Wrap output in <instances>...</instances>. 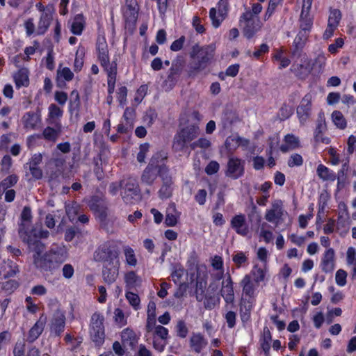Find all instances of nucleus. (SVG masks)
<instances>
[{"instance_id": "f257e3e1", "label": "nucleus", "mask_w": 356, "mask_h": 356, "mask_svg": "<svg viewBox=\"0 0 356 356\" xmlns=\"http://www.w3.org/2000/svg\"><path fill=\"white\" fill-rule=\"evenodd\" d=\"M20 231V238L26 243L33 254V264L35 268L42 272H50L58 269L60 266L67 257V252L64 248L56 246L42 254L45 246L40 239L47 238L49 232L47 230H33L31 234H29L22 229Z\"/></svg>"}, {"instance_id": "f03ea898", "label": "nucleus", "mask_w": 356, "mask_h": 356, "mask_svg": "<svg viewBox=\"0 0 356 356\" xmlns=\"http://www.w3.org/2000/svg\"><path fill=\"white\" fill-rule=\"evenodd\" d=\"M213 55L214 48L212 46L193 45L190 52V58L193 61L188 65L187 69L188 77L195 78L200 72L206 69L211 63Z\"/></svg>"}, {"instance_id": "7ed1b4c3", "label": "nucleus", "mask_w": 356, "mask_h": 356, "mask_svg": "<svg viewBox=\"0 0 356 356\" xmlns=\"http://www.w3.org/2000/svg\"><path fill=\"white\" fill-rule=\"evenodd\" d=\"M145 330L147 341L151 339L153 348L159 353L163 352L168 344V330L163 325H156V323L146 325Z\"/></svg>"}, {"instance_id": "20e7f679", "label": "nucleus", "mask_w": 356, "mask_h": 356, "mask_svg": "<svg viewBox=\"0 0 356 356\" xmlns=\"http://www.w3.org/2000/svg\"><path fill=\"white\" fill-rule=\"evenodd\" d=\"M104 317L103 314L95 312L90 319L89 334L92 341L95 346L101 347L105 341V328L104 325Z\"/></svg>"}, {"instance_id": "39448f33", "label": "nucleus", "mask_w": 356, "mask_h": 356, "mask_svg": "<svg viewBox=\"0 0 356 356\" xmlns=\"http://www.w3.org/2000/svg\"><path fill=\"white\" fill-rule=\"evenodd\" d=\"M198 135L199 127L196 125H189L181 129L174 137L173 149L175 151H184Z\"/></svg>"}, {"instance_id": "423d86ee", "label": "nucleus", "mask_w": 356, "mask_h": 356, "mask_svg": "<svg viewBox=\"0 0 356 356\" xmlns=\"http://www.w3.org/2000/svg\"><path fill=\"white\" fill-rule=\"evenodd\" d=\"M118 252L111 241H106L101 244L94 253V259L97 261L106 262L113 264L118 260Z\"/></svg>"}, {"instance_id": "0eeeda50", "label": "nucleus", "mask_w": 356, "mask_h": 356, "mask_svg": "<svg viewBox=\"0 0 356 356\" xmlns=\"http://www.w3.org/2000/svg\"><path fill=\"white\" fill-rule=\"evenodd\" d=\"M121 195L126 204H134L140 197V188L138 181L134 178H128L121 182Z\"/></svg>"}, {"instance_id": "6e6552de", "label": "nucleus", "mask_w": 356, "mask_h": 356, "mask_svg": "<svg viewBox=\"0 0 356 356\" xmlns=\"http://www.w3.org/2000/svg\"><path fill=\"white\" fill-rule=\"evenodd\" d=\"M288 215L284 208L283 202L281 200H274L270 209H266L264 218L268 222L273 223L275 227L280 225Z\"/></svg>"}, {"instance_id": "1a4fd4ad", "label": "nucleus", "mask_w": 356, "mask_h": 356, "mask_svg": "<svg viewBox=\"0 0 356 356\" xmlns=\"http://www.w3.org/2000/svg\"><path fill=\"white\" fill-rule=\"evenodd\" d=\"M196 274H192L191 280L196 281L195 282V297L196 300L199 302L203 300L204 298L205 289L207 285V274L206 267L204 266H195Z\"/></svg>"}, {"instance_id": "9d476101", "label": "nucleus", "mask_w": 356, "mask_h": 356, "mask_svg": "<svg viewBox=\"0 0 356 356\" xmlns=\"http://www.w3.org/2000/svg\"><path fill=\"white\" fill-rule=\"evenodd\" d=\"M245 161L236 156L229 157L225 176L232 179H238L243 176L245 173Z\"/></svg>"}, {"instance_id": "9b49d317", "label": "nucleus", "mask_w": 356, "mask_h": 356, "mask_svg": "<svg viewBox=\"0 0 356 356\" xmlns=\"http://www.w3.org/2000/svg\"><path fill=\"white\" fill-rule=\"evenodd\" d=\"M65 312L58 308L54 313L50 325V333L56 337L60 336L65 327Z\"/></svg>"}, {"instance_id": "f8f14e48", "label": "nucleus", "mask_w": 356, "mask_h": 356, "mask_svg": "<svg viewBox=\"0 0 356 356\" xmlns=\"http://www.w3.org/2000/svg\"><path fill=\"white\" fill-rule=\"evenodd\" d=\"M97 50L98 51L99 60L104 70L106 72H109L110 68L111 69L113 67H115V70H117L116 62L113 61L111 63L109 62L108 46L104 38L98 40Z\"/></svg>"}, {"instance_id": "ddd939ff", "label": "nucleus", "mask_w": 356, "mask_h": 356, "mask_svg": "<svg viewBox=\"0 0 356 356\" xmlns=\"http://www.w3.org/2000/svg\"><path fill=\"white\" fill-rule=\"evenodd\" d=\"M326 130L327 124L325 115L323 111H321L318 115L316 128L314 131V140L316 143H322L327 145L330 143V138L323 135Z\"/></svg>"}, {"instance_id": "4468645a", "label": "nucleus", "mask_w": 356, "mask_h": 356, "mask_svg": "<svg viewBox=\"0 0 356 356\" xmlns=\"http://www.w3.org/2000/svg\"><path fill=\"white\" fill-rule=\"evenodd\" d=\"M249 144L248 139L241 137L238 134H233L226 138L222 148L227 154L232 155L238 147L246 148Z\"/></svg>"}, {"instance_id": "2eb2a0df", "label": "nucleus", "mask_w": 356, "mask_h": 356, "mask_svg": "<svg viewBox=\"0 0 356 356\" xmlns=\"http://www.w3.org/2000/svg\"><path fill=\"white\" fill-rule=\"evenodd\" d=\"M312 99L311 94L305 95L297 108V115L301 124H305L311 115Z\"/></svg>"}, {"instance_id": "dca6fc26", "label": "nucleus", "mask_w": 356, "mask_h": 356, "mask_svg": "<svg viewBox=\"0 0 356 356\" xmlns=\"http://www.w3.org/2000/svg\"><path fill=\"white\" fill-rule=\"evenodd\" d=\"M135 116V109L132 107H127L124 112L121 122L118 125V132L125 134L131 131L134 127Z\"/></svg>"}, {"instance_id": "f3484780", "label": "nucleus", "mask_w": 356, "mask_h": 356, "mask_svg": "<svg viewBox=\"0 0 356 356\" xmlns=\"http://www.w3.org/2000/svg\"><path fill=\"white\" fill-rule=\"evenodd\" d=\"M230 225L238 235L247 236L250 233V227L244 214L234 216L230 221Z\"/></svg>"}, {"instance_id": "a211bd4d", "label": "nucleus", "mask_w": 356, "mask_h": 356, "mask_svg": "<svg viewBox=\"0 0 356 356\" xmlns=\"http://www.w3.org/2000/svg\"><path fill=\"white\" fill-rule=\"evenodd\" d=\"M42 161V155L40 153L34 154L29 162L24 164V169H29L31 175L35 179H40L42 177V170L40 167Z\"/></svg>"}, {"instance_id": "6ab92c4d", "label": "nucleus", "mask_w": 356, "mask_h": 356, "mask_svg": "<svg viewBox=\"0 0 356 356\" xmlns=\"http://www.w3.org/2000/svg\"><path fill=\"white\" fill-rule=\"evenodd\" d=\"M22 122L26 129H38L41 127V114L40 112H27L23 115Z\"/></svg>"}, {"instance_id": "aec40b11", "label": "nucleus", "mask_w": 356, "mask_h": 356, "mask_svg": "<svg viewBox=\"0 0 356 356\" xmlns=\"http://www.w3.org/2000/svg\"><path fill=\"white\" fill-rule=\"evenodd\" d=\"M47 316L44 314H42L39 319L31 327L27 336V341L29 343L34 342L41 335L44 331L46 323Z\"/></svg>"}, {"instance_id": "412c9836", "label": "nucleus", "mask_w": 356, "mask_h": 356, "mask_svg": "<svg viewBox=\"0 0 356 356\" xmlns=\"http://www.w3.org/2000/svg\"><path fill=\"white\" fill-rule=\"evenodd\" d=\"M320 266L325 273H331L335 268V252L333 248H329L323 254Z\"/></svg>"}, {"instance_id": "4be33fe9", "label": "nucleus", "mask_w": 356, "mask_h": 356, "mask_svg": "<svg viewBox=\"0 0 356 356\" xmlns=\"http://www.w3.org/2000/svg\"><path fill=\"white\" fill-rule=\"evenodd\" d=\"M234 282L230 275L222 282L220 295L227 304H232L234 301Z\"/></svg>"}, {"instance_id": "5701e85b", "label": "nucleus", "mask_w": 356, "mask_h": 356, "mask_svg": "<svg viewBox=\"0 0 356 356\" xmlns=\"http://www.w3.org/2000/svg\"><path fill=\"white\" fill-rule=\"evenodd\" d=\"M261 10L262 6L260 3H253L251 9H246L245 12L240 17V24H243V23L260 22L258 15Z\"/></svg>"}, {"instance_id": "b1692460", "label": "nucleus", "mask_w": 356, "mask_h": 356, "mask_svg": "<svg viewBox=\"0 0 356 356\" xmlns=\"http://www.w3.org/2000/svg\"><path fill=\"white\" fill-rule=\"evenodd\" d=\"M138 13V6L136 0H125V7L123 10L124 19L127 22H136Z\"/></svg>"}, {"instance_id": "393cba45", "label": "nucleus", "mask_w": 356, "mask_h": 356, "mask_svg": "<svg viewBox=\"0 0 356 356\" xmlns=\"http://www.w3.org/2000/svg\"><path fill=\"white\" fill-rule=\"evenodd\" d=\"M53 19V12L51 8H47L40 15L39 22L38 23V28L36 31L37 35H44L48 30L51 22Z\"/></svg>"}, {"instance_id": "a878e982", "label": "nucleus", "mask_w": 356, "mask_h": 356, "mask_svg": "<svg viewBox=\"0 0 356 356\" xmlns=\"http://www.w3.org/2000/svg\"><path fill=\"white\" fill-rule=\"evenodd\" d=\"M241 285L243 288L242 298L246 300L244 297L248 298V300L252 302L255 296L256 288L251 280L250 275H245L241 282Z\"/></svg>"}, {"instance_id": "bb28decb", "label": "nucleus", "mask_w": 356, "mask_h": 356, "mask_svg": "<svg viewBox=\"0 0 356 356\" xmlns=\"http://www.w3.org/2000/svg\"><path fill=\"white\" fill-rule=\"evenodd\" d=\"M154 161L149 163L148 165L143 170L141 175L142 184L151 186L156 179L158 175H160V171L158 169L153 168Z\"/></svg>"}, {"instance_id": "cd10ccee", "label": "nucleus", "mask_w": 356, "mask_h": 356, "mask_svg": "<svg viewBox=\"0 0 356 356\" xmlns=\"http://www.w3.org/2000/svg\"><path fill=\"white\" fill-rule=\"evenodd\" d=\"M163 180V185L159 191V196L161 199H168L172 193V180L170 176L167 174H161L160 175Z\"/></svg>"}, {"instance_id": "c85d7f7f", "label": "nucleus", "mask_w": 356, "mask_h": 356, "mask_svg": "<svg viewBox=\"0 0 356 356\" xmlns=\"http://www.w3.org/2000/svg\"><path fill=\"white\" fill-rule=\"evenodd\" d=\"M88 205L92 211L98 214L101 219L106 218V207L102 200L97 196H92L88 201Z\"/></svg>"}, {"instance_id": "c756f323", "label": "nucleus", "mask_w": 356, "mask_h": 356, "mask_svg": "<svg viewBox=\"0 0 356 356\" xmlns=\"http://www.w3.org/2000/svg\"><path fill=\"white\" fill-rule=\"evenodd\" d=\"M31 217H32V216H31V209L29 207H25L23 209L22 214H21L22 222H21V224L19 225V235H20V231H22L21 230L22 229L24 232H26L29 234H31V232L33 230L39 231L41 229H38L37 228H32L31 229H29V224L31 221Z\"/></svg>"}, {"instance_id": "7c9ffc66", "label": "nucleus", "mask_w": 356, "mask_h": 356, "mask_svg": "<svg viewBox=\"0 0 356 356\" xmlns=\"http://www.w3.org/2000/svg\"><path fill=\"white\" fill-rule=\"evenodd\" d=\"M207 345V340L200 333H193L190 339V346L196 353H200Z\"/></svg>"}, {"instance_id": "2f4dec72", "label": "nucleus", "mask_w": 356, "mask_h": 356, "mask_svg": "<svg viewBox=\"0 0 356 356\" xmlns=\"http://www.w3.org/2000/svg\"><path fill=\"white\" fill-rule=\"evenodd\" d=\"M119 261H116L115 264L112 267L104 266L102 270V276L105 282L108 284L113 283L118 276Z\"/></svg>"}, {"instance_id": "473e14b6", "label": "nucleus", "mask_w": 356, "mask_h": 356, "mask_svg": "<svg viewBox=\"0 0 356 356\" xmlns=\"http://www.w3.org/2000/svg\"><path fill=\"white\" fill-rule=\"evenodd\" d=\"M17 88L27 87L29 84V72L26 68H21L13 75Z\"/></svg>"}, {"instance_id": "72a5a7b5", "label": "nucleus", "mask_w": 356, "mask_h": 356, "mask_svg": "<svg viewBox=\"0 0 356 356\" xmlns=\"http://www.w3.org/2000/svg\"><path fill=\"white\" fill-rule=\"evenodd\" d=\"M180 217V212H179L174 203L170 204L167 208L165 223L170 227L175 226L177 223L178 219Z\"/></svg>"}, {"instance_id": "f704fd0d", "label": "nucleus", "mask_w": 356, "mask_h": 356, "mask_svg": "<svg viewBox=\"0 0 356 356\" xmlns=\"http://www.w3.org/2000/svg\"><path fill=\"white\" fill-rule=\"evenodd\" d=\"M167 156L164 152H157L150 159L149 163L154 161L153 168L158 169L160 171V175L161 174H167L168 168L164 164V161Z\"/></svg>"}, {"instance_id": "c9c22d12", "label": "nucleus", "mask_w": 356, "mask_h": 356, "mask_svg": "<svg viewBox=\"0 0 356 356\" xmlns=\"http://www.w3.org/2000/svg\"><path fill=\"white\" fill-rule=\"evenodd\" d=\"M252 308V302L242 298L240 307V317L243 323L250 321Z\"/></svg>"}, {"instance_id": "e433bc0d", "label": "nucleus", "mask_w": 356, "mask_h": 356, "mask_svg": "<svg viewBox=\"0 0 356 356\" xmlns=\"http://www.w3.org/2000/svg\"><path fill=\"white\" fill-rule=\"evenodd\" d=\"M63 114V111L57 105L51 104L48 108V123L51 124H57V120H59Z\"/></svg>"}, {"instance_id": "4c0bfd02", "label": "nucleus", "mask_w": 356, "mask_h": 356, "mask_svg": "<svg viewBox=\"0 0 356 356\" xmlns=\"http://www.w3.org/2000/svg\"><path fill=\"white\" fill-rule=\"evenodd\" d=\"M284 144H282L280 149L282 152H287L291 149H296L299 145L298 138L293 134H287L284 137Z\"/></svg>"}, {"instance_id": "58836bf2", "label": "nucleus", "mask_w": 356, "mask_h": 356, "mask_svg": "<svg viewBox=\"0 0 356 356\" xmlns=\"http://www.w3.org/2000/svg\"><path fill=\"white\" fill-rule=\"evenodd\" d=\"M243 28L244 36L248 38H252L261 28V22L243 23L240 24Z\"/></svg>"}, {"instance_id": "ea45409f", "label": "nucleus", "mask_w": 356, "mask_h": 356, "mask_svg": "<svg viewBox=\"0 0 356 356\" xmlns=\"http://www.w3.org/2000/svg\"><path fill=\"white\" fill-rule=\"evenodd\" d=\"M84 26H85V19H84L83 16L80 14L76 15L74 17V18L72 22V24H71V28H70L71 32L74 35H80L83 32Z\"/></svg>"}, {"instance_id": "a19ab883", "label": "nucleus", "mask_w": 356, "mask_h": 356, "mask_svg": "<svg viewBox=\"0 0 356 356\" xmlns=\"http://www.w3.org/2000/svg\"><path fill=\"white\" fill-rule=\"evenodd\" d=\"M238 120L236 113L232 111H225L221 117V122L225 129H229Z\"/></svg>"}, {"instance_id": "79ce46f5", "label": "nucleus", "mask_w": 356, "mask_h": 356, "mask_svg": "<svg viewBox=\"0 0 356 356\" xmlns=\"http://www.w3.org/2000/svg\"><path fill=\"white\" fill-rule=\"evenodd\" d=\"M74 78V73L72 72V70L67 67H59L57 70V82L58 85H61V81L63 82V81H70Z\"/></svg>"}, {"instance_id": "37998d69", "label": "nucleus", "mask_w": 356, "mask_h": 356, "mask_svg": "<svg viewBox=\"0 0 356 356\" xmlns=\"http://www.w3.org/2000/svg\"><path fill=\"white\" fill-rule=\"evenodd\" d=\"M291 70L296 73L297 76L304 78L311 72L312 67L309 63L305 60L302 64L293 65Z\"/></svg>"}, {"instance_id": "c03bdc74", "label": "nucleus", "mask_w": 356, "mask_h": 356, "mask_svg": "<svg viewBox=\"0 0 356 356\" xmlns=\"http://www.w3.org/2000/svg\"><path fill=\"white\" fill-rule=\"evenodd\" d=\"M19 177L16 175H10L3 179L0 183V196L2 195L6 190L14 186L18 181Z\"/></svg>"}, {"instance_id": "a18cd8bd", "label": "nucleus", "mask_w": 356, "mask_h": 356, "mask_svg": "<svg viewBox=\"0 0 356 356\" xmlns=\"http://www.w3.org/2000/svg\"><path fill=\"white\" fill-rule=\"evenodd\" d=\"M121 339L123 343L129 346H134L137 341L136 333L129 328H126L122 331Z\"/></svg>"}, {"instance_id": "49530a36", "label": "nucleus", "mask_w": 356, "mask_h": 356, "mask_svg": "<svg viewBox=\"0 0 356 356\" xmlns=\"http://www.w3.org/2000/svg\"><path fill=\"white\" fill-rule=\"evenodd\" d=\"M272 336L268 327H264L263 330L262 337L260 339V344L264 352L267 354L270 348V341Z\"/></svg>"}, {"instance_id": "de8ad7c7", "label": "nucleus", "mask_w": 356, "mask_h": 356, "mask_svg": "<svg viewBox=\"0 0 356 356\" xmlns=\"http://www.w3.org/2000/svg\"><path fill=\"white\" fill-rule=\"evenodd\" d=\"M123 252L126 264L130 266H136L138 261L133 248L129 245H125L123 247Z\"/></svg>"}, {"instance_id": "09e8293b", "label": "nucleus", "mask_w": 356, "mask_h": 356, "mask_svg": "<svg viewBox=\"0 0 356 356\" xmlns=\"http://www.w3.org/2000/svg\"><path fill=\"white\" fill-rule=\"evenodd\" d=\"M204 305L207 309H213L216 306H217L220 303V297L216 294L204 293Z\"/></svg>"}, {"instance_id": "8fccbe9b", "label": "nucleus", "mask_w": 356, "mask_h": 356, "mask_svg": "<svg viewBox=\"0 0 356 356\" xmlns=\"http://www.w3.org/2000/svg\"><path fill=\"white\" fill-rule=\"evenodd\" d=\"M124 281L128 289H133L139 285L140 280L134 271L125 274Z\"/></svg>"}, {"instance_id": "3c124183", "label": "nucleus", "mask_w": 356, "mask_h": 356, "mask_svg": "<svg viewBox=\"0 0 356 356\" xmlns=\"http://www.w3.org/2000/svg\"><path fill=\"white\" fill-rule=\"evenodd\" d=\"M317 174L323 180H334L335 179L334 172L323 164L318 166Z\"/></svg>"}, {"instance_id": "603ef678", "label": "nucleus", "mask_w": 356, "mask_h": 356, "mask_svg": "<svg viewBox=\"0 0 356 356\" xmlns=\"http://www.w3.org/2000/svg\"><path fill=\"white\" fill-rule=\"evenodd\" d=\"M342 17L341 12L339 9H331L327 20V24L338 28Z\"/></svg>"}, {"instance_id": "864d4df0", "label": "nucleus", "mask_w": 356, "mask_h": 356, "mask_svg": "<svg viewBox=\"0 0 356 356\" xmlns=\"http://www.w3.org/2000/svg\"><path fill=\"white\" fill-rule=\"evenodd\" d=\"M266 273V266H264V268H261L259 267L258 265H254L250 273V274L253 277L254 282L256 283L263 282L265 279Z\"/></svg>"}, {"instance_id": "5fc2aeb1", "label": "nucleus", "mask_w": 356, "mask_h": 356, "mask_svg": "<svg viewBox=\"0 0 356 356\" xmlns=\"http://www.w3.org/2000/svg\"><path fill=\"white\" fill-rule=\"evenodd\" d=\"M313 25V19L310 17L309 13H300V28L302 30L310 32Z\"/></svg>"}, {"instance_id": "6e6d98bb", "label": "nucleus", "mask_w": 356, "mask_h": 356, "mask_svg": "<svg viewBox=\"0 0 356 356\" xmlns=\"http://www.w3.org/2000/svg\"><path fill=\"white\" fill-rule=\"evenodd\" d=\"M107 74V84H108V95H111L115 90V86L116 81L117 70H115V67L110 68L109 72Z\"/></svg>"}, {"instance_id": "4d7b16f0", "label": "nucleus", "mask_w": 356, "mask_h": 356, "mask_svg": "<svg viewBox=\"0 0 356 356\" xmlns=\"http://www.w3.org/2000/svg\"><path fill=\"white\" fill-rule=\"evenodd\" d=\"M226 17L227 15H223L222 17L220 15V12L216 8H211L209 10V17L213 26L215 28L219 27Z\"/></svg>"}, {"instance_id": "13d9d810", "label": "nucleus", "mask_w": 356, "mask_h": 356, "mask_svg": "<svg viewBox=\"0 0 356 356\" xmlns=\"http://www.w3.org/2000/svg\"><path fill=\"white\" fill-rule=\"evenodd\" d=\"M332 120L337 128L344 129L346 127V120L340 111H334L332 113Z\"/></svg>"}, {"instance_id": "bf43d9fd", "label": "nucleus", "mask_w": 356, "mask_h": 356, "mask_svg": "<svg viewBox=\"0 0 356 356\" xmlns=\"http://www.w3.org/2000/svg\"><path fill=\"white\" fill-rule=\"evenodd\" d=\"M80 209V206L76 202H72L66 204L65 211L67 217L70 221H74L76 219Z\"/></svg>"}, {"instance_id": "052dcab7", "label": "nucleus", "mask_w": 356, "mask_h": 356, "mask_svg": "<svg viewBox=\"0 0 356 356\" xmlns=\"http://www.w3.org/2000/svg\"><path fill=\"white\" fill-rule=\"evenodd\" d=\"M232 261L236 266L238 268L243 266L245 264H248V258L247 254L242 252L238 251L236 252L233 256H232Z\"/></svg>"}, {"instance_id": "680f3d73", "label": "nucleus", "mask_w": 356, "mask_h": 356, "mask_svg": "<svg viewBox=\"0 0 356 356\" xmlns=\"http://www.w3.org/2000/svg\"><path fill=\"white\" fill-rule=\"evenodd\" d=\"M70 101L69 104V109L70 112L78 111L80 107V97L79 92L76 90L72 91L70 95Z\"/></svg>"}, {"instance_id": "e2e57ef3", "label": "nucleus", "mask_w": 356, "mask_h": 356, "mask_svg": "<svg viewBox=\"0 0 356 356\" xmlns=\"http://www.w3.org/2000/svg\"><path fill=\"white\" fill-rule=\"evenodd\" d=\"M147 322L146 325H150L156 323V304L153 301H150L147 305Z\"/></svg>"}, {"instance_id": "0e129e2a", "label": "nucleus", "mask_w": 356, "mask_h": 356, "mask_svg": "<svg viewBox=\"0 0 356 356\" xmlns=\"http://www.w3.org/2000/svg\"><path fill=\"white\" fill-rule=\"evenodd\" d=\"M115 323L120 327L127 324V319L123 311L120 308H116L114 311Z\"/></svg>"}, {"instance_id": "69168bd1", "label": "nucleus", "mask_w": 356, "mask_h": 356, "mask_svg": "<svg viewBox=\"0 0 356 356\" xmlns=\"http://www.w3.org/2000/svg\"><path fill=\"white\" fill-rule=\"evenodd\" d=\"M125 296L129 303L133 307V308L135 310H138L140 309V300L137 294L130 291H127L126 292Z\"/></svg>"}, {"instance_id": "338daca9", "label": "nucleus", "mask_w": 356, "mask_h": 356, "mask_svg": "<svg viewBox=\"0 0 356 356\" xmlns=\"http://www.w3.org/2000/svg\"><path fill=\"white\" fill-rule=\"evenodd\" d=\"M268 226L266 222H263L260 227L259 236L264 241L268 243L273 238V234L271 231L267 229L266 227Z\"/></svg>"}, {"instance_id": "774afa93", "label": "nucleus", "mask_w": 356, "mask_h": 356, "mask_svg": "<svg viewBox=\"0 0 356 356\" xmlns=\"http://www.w3.org/2000/svg\"><path fill=\"white\" fill-rule=\"evenodd\" d=\"M293 113V110L291 106L284 104L278 112V116L280 120H285L290 118Z\"/></svg>"}]
</instances>
